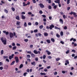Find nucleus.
<instances>
[{"mask_svg":"<svg viewBox=\"0 0 77 77\" xmlns=\"http://www.w3.org/2000/svg\"><path fill=\"white\" fill-rule=\"evenodd\" d=\"M1 40L2 42L3 43L4 45H6V44L7 40H6V38L5 39L3 37H2L1 38Z\"/></svg>","mask_w":77,"mask_h":77,"instance_id":"1","label":"nucleus"},{"mask_svg":"<svg viewBox=\"0 0 77 77\" xmlns=\"http://www.w3.org/2000/svg\"><path fill=\"white\" fill-rule=\"evenodd\" d=\"M56 1H55L54 2L55 3H58V6L60 8L61 7V4H60V0H56Z\"/></svg>","mask_w":77,"mask_h":77,"instance_id":"2","label":"nucleus"},{"mask_svg":"<svg viewBox=\"0 0 77 77\" xmlns=\"http://www.w3.org/2000/svg\"><path fill=\"white\" fill-rule=\"evenodd\" d=\"M33 52L34 53L36 54H41V52H40V51H37L35 50H34Z\"/></svg>","mask_w":77,"mask_h":77,"instance_id":"3","label":"nucleus"},{"mask_svg":"<svg viewBox=\"0 0 77 77\" xmlns=\"http://www.w3.org/2000/svg\"><path fill=\"white\" fill-rule=\"evenodd\" d=\"M15 59L16 61V63H17L19 62V60L18 59V57H15Z\"/></svg>","mask_w":77,"mask_h":77,"instance_id":"4","label":"nucleus"},{"mask_svg":"<svg viewBox=\"0 0 77 77\" xmlns=\"http://www.w3.org/2000/svg\"><path fill=\"white\" fill-rule=\"evenodd\" d=\"M54 26L53 24H51L49 26V29H50V30H52L53 28H54Z\"/></svg>","mask_w":77,"mask_h":77,"instance_id":"5","label":"nucleus"},{"mask_svg":"<svg viewBox=\"0 0 77 77\" xmlns=\"http://www.w3.org/2000/svg\"><path fill=\"white\" fill-rule=\"evenodd\" d=\"M9 36L10 38H12L14 37V34L11 32L10 33Z\"/></svg>","mask_w":77,"mask_h":77,"instance_id":"6","label":"nucleus"},{"mask_svg":"<svg viewBox=\"0 0 77 77\" xmlns=\"http://www.w3.org/2000/svg\"><path fill=\"white\" fill-rule=\"evenodd\" d=\"M69 14L71 15H72V14H73V15H76V13L74 12H73L72 11H71V13H69Z\"/></svg>","mask_w":77,"mask_h":77,"instance_id":"7","label":"nucleus"},{"mask_svg":"<svg viewBox=\"0 0 77 77\" xmlns=\"http://www.w3.org/2000/svg\"><path fill=\"white\" fill-rule=\"evenodd\" d=\"M21 24V22L17 21L16 23V25L18 26H20Z\"/></svg>","mask_w":77,"mask_h":77,"instance_id":"8","label":"nucleus"},{"mask_svg":"<svg viewBox=\"0 0 77 77\" xmlns=\"http://www.w3.org/2000/svg\"><path fill=\"white\" fill-rule=\"evenodd\" d=\"M59 21L61 24H63V20L62 19H60L59 20Z\"/></svg>","mask_w":77,"mask_h":77,"instance_id":"9","label":"nucleus"},{"mask_svg":"<svg viewBox=\"0 0 77 77\" xmlns=\"http://www.w3.org/2000/svg\"><path fill=\"white\" fill-rule=\"evenodd\" d=\"M39 5L40 7L42 8H43L44 7V5H43L42 4H40Z\"/></svg>","mask_w":77,"mask_h":77,"instance_id":"10","label":"nucleus"},{"mask_svg":"<svg viewBox=\"0 0 77 77\" xmlns=\"http://www.w3.org/2000/svg\"><path fill=\"white\" fill-rule=\"evenodd\" d=\"M3 33H5L6 35H8V34H9V32H6V31H3Z\"/></svg>","mask_w":77,"mask_h":77,"instance_id":"11","label":"nucleus"},{"mask_svg":"<svg viewBox=\"0 0 77 77\" xmlns=\"http://www.w3.org/2000/svg\"><path fill=\"white\" fill-rule=\"evenodd\" d=\"M31 64L32 65H34V66H35L36 65V63L35 61H33L31 63Z\"/></svg>","mask_w":77,"mask_h":77,"instance_id":"12","label":"nucleus"},{"mask_svg":"<svg viewBox=\"0 0 77 77\" xmlns=\"http://www.w3.org/2000/svg\"><path fill=\"white\" fill-rule=\"evenodd\" d=\"M72 45H74V47H76V46L77 45V44L74 43V42H73L72 43Z\"/></svg>","mask_w":77,"mask_h":77,"instance_id":"13","label":"nucleus"},{"mask_svg":"<svg viewBox=\"0 0 77 77\" xmlns=\"http://www.w3.org/2000/svg\"><path fill=\"white\" fill-rule=\"evenodd\" d=\"M46 53H47L48 55H50V54H51V52L48 51V50H46Z\"/></svg>","mask_w":77,"mask_h":77,"instance_id":"14","label":"nucleus"},{"mask_svg":"<svg viewBox=\"0 0 77 77\" xmlns=\"http://www.w3.org/2000/svg\"><path fill=\"white\" fill-rule=\"evenodd\" d=\"M31 55L32 57H35V54L33 53H31Z\"/></svg>","mask_w":77,"mask_h":77,"instance_id":"15","label":"nucleus"},{"mask_svg":"<svg viewBox=\"0 0 77 77\" xmlns=\"http://www.w3.org/2000/svg\"><path fill=\"white\" fill-rule=\"evenodd\" d=\"M16 19L17 20H20V17L19 16H17L16 17Z\"/></svg>","mask_w":77,"mask_h":77,"instance_id":"16","label":"nucleus"},{"mask_svg":"<svg viewBox=\"0 0 77 77\" xmlns=\"http://www.w3.org/2000/svg\"><path fill=\"white\" fill-rule=\"evenodd\" d=\"M44 36H47L48 35V33L47 32H45L44 33Z\"/></svg>","mask_w":77,"mask_h":77,"instance_id":"17","label":"nucleus"},{"mask_svg":"<svg viewBox=\"0 0 77 77\" xmlns=\"http://www.w3.org/2000/svg\"><path fill=\"white\" fill-rule=\"evenodd\" d=\"M22 19H23V20H24V19H25L26 18V17L23 15H22Z\"/></svg>","mask_w":77,"mask_h":77,"instance_id":"18","label":"nucleus"},{"mask_svg":"<svg viewBox=\"0 0 77 77\" xmlns=\"http://www.w3.org/2000/svg\"><path fill=\"white\" fill-rule=\"evenodd\" d=\"M46 42H47L48 43V44H50V43L51 42H50V40H49V39H48L47 40H46Z\"/></svg>","mask_w":77,"mask_h":77,"instance_id":"19","label":"nucleus"},{"mask_svg":"<svg viewBox=\"0 0 77 77\" xmlns=\"http://www.w3.org/2000/svg\"><path fill=\"white\" fill-rule=\"evenodd\" d=\"M51 41H52L53 42H55V40L53 38H51Z\"/></svg>","mask_w":77,"mask_h":77,"instance_id":"20","label":"nucleus"},{"mask_svg":"<svg viewBox=\"0 0 77 77\" xmlns=\"http://www.w3.org/2000/svg\"><path fill=\"white\" fill-rule=\"evenodd\" d=\"M56 36L57 38H60V35H59L58 34H57Z\"/></svg>","mask_w":77,"mask_h":77,"instance_id":"21","label":"nucleus"},{"mask_svg":"<svg viewBox=\"0 0 77 77\" xmlns=\"http://www.w3.org/2000/svg\"><path fill=\"white\" fill-rule=\"evenodd\" d=\"M15 61H12V63L11 64V65H13L15 63Z\"/></svg>","mask_w":77,"mask_h":77,"instance_id":"22","label":"nucleus"},{"mask_svg":"<svg viewBox=\"0 0 77 77\" xmlns=\"http://www.w3.org/2000/svg\"><path fill=\"white\" fill-rule=\"evenodd\" d=\"M55 29H57V30H60V29L59 28H58L57 27V26H55Z\"/></svg>","mask_w":77,"mask_h":77,"instance_id":"23","label":"nucleus"},{"mask_svg":"<svg viewBox=\"0 0 77 77\" xmlns=\"http://www.w3.org/2000/svg\"><path fill=\"white\" fill-rule=\"evenodd\" d=\"M26 57L27 58H29V59L31 57L30 55L29 54L27 55H26Z\"/></svg>","mask_w":77,"mask_h":77,"instance_id":"24","label":"nucleus"},{"mask_svg":"<svg viewBox=\"0 0 77 77\" xmlns=\"http://www.w3.org/2000/svg\"><path fill=\"white\" fill-rule=\"evenodd\" d=\"M26 74H28V73L27 72H25L23 73V75L26 77Z\"/></svg>","mask_w":77,"mask_h":77,"instance_id":"25","label":"nucleus"},{"mask_svg":"<svg viewBox=\"0 0 77 77\" xmlns=\"http://www.w3.org/2000/svg\"><path fill=\"white\" fill-rule=\"evenodd\" d=\"M24 27H27V23L26 22H25L24 23Z\"/></svg>","mask_w":77,"mask_h":77,"instance_id":"26","label":"nucleus"},{"mask_svg":"<svg viewBox=\"0 0 77 77\" xmlns=\"http://www.w3.org/2000/svg\"><path fill=\"white\" fill-rule=\"evenodd\" d=\"M60 35L61 36H63V32L62 31L60 32Z\"/></svg>","mask_w":77,"mask_h":77,"instance_id":"27","label":"nucleus"},{"mask_svg":"<svg viewBox=\"0 0 77 77\" xmlns=\"http://www.w3.org/2000/svg\"><path fill=\"white\" fill-rule=\"evenodd\" d=\"M11 9L14 12L15 11V8H14L13 7H12Z\"/></svg>","mask_w":77,"mask_h":77,"instance_id":"28","label":"nucleus"},{"mask_svg":"<svg viewBox=\"0 0 77 77\" xmlns=\"http://www.w3.org/2000/svg\"><path fill=\"white\" fill-rule=\"evenodd\" d=\"M16 48H17V46H14L13 48V50H16Z\"/></svg>","mask_w":77,"mask_h":77,"instance_id":"29","label":"nucleus"},{"mask_svg":"<svg viewBox=\"0 0 77 77\" xmlns=\"http://www.w3.org/2000/svg\"><path fill=\"white\" fill-rule=\"evenodd\" d=\"M43 59H45L46 58V55H44L43 56Z\"/></svg>","mask_w":77,"mask_h":77,"instance_id":"30","label":"nucleus"},{"mask_svg":"<svg viewBox=\"0 0 77 77\" xmlns=\"http://www.w3.org/2000/svg\"><path fill=\"white\" fill-rule=\"evenodd\" d=\"M3 50H2L1 51V55H3Z\"/></svg>","mask_w":77,"mask_h":77,"instance_id":"31","label":"nucleus"},{"mask_svg":"<svg viewBox=\"0 0 77 77\" xmlns=\"http://www.w3.org/2000/svg\"><path fill=\"white\" fill-rule=\"evenodd\" d=\"M23 64H21L20 66V68H23Z\"/></svg>","mask_w":77,"mask_h":77,"instance_id":"32","label":"nucleus"},{"mask_svg":"<svg viewBox=\"0 0 77 77\" xmlns=\"http://www.w3.org/2000/svg\"><path fill=\"white\" fill-rule=\"evenodd\" d=\"M43 26L41 25L39 26V28L40 29H42L43 28Z\"/></svg>","mask_w":77,"mask_h":77,"instance_id":"33","label":"nucleus"},{"mask_svg":"<svg viewBox=\"0 0 77 77\" xmlns=\"http://www.w3.org/2000/svg\"><path fill=\"white\" fill-rule=\"evenodd\" d=\"M23 6H27V5L26 4V3H25V2H23Z\"/></svg>","mask_w":77,"mask_h":77,"instance_id":"34","label":"nucleus"},{"mask_svg":"<svg viewBox=\"0 0 77 77\" xmlns=\"http://www.w3.org/2000/svg\"><path fill=\"white\" fill-rule=\"evenodd\" d=\"M4 11L5 12L6 14H8V11L7 10H4Z\"/></svg>","mask_w":77,"mask_h":77,"instance_id":"35","label":"nucleus"},{"mask_svg":"<svg viewBox=\"0 0 77 77\" xmlns=\"http://www.w3.org/2000/svg\"><path fill=\"white\" fill-rule=\"evenodd\" d=\"M38 29H36L34 30V32H35V33H37V32H38Z\"/></svg>","mask_w":77,"mask_h":77,"instance_id":"36","label":"nucleus"},{"mask_svg":"<svg viewBox=\"0 0 77 77\" xmlns=\"http://www.w3.org/2000/svg\"><path fill=\"white\" fill-rule=\"evenodd\" d=\"M27 53L28 54H32V52L30 51H28L27 52Z\"/></svg>","mask_w":77,"mask_h":77,"instance_id":"37","label":"nucleus"},{"mask_svg":"<svg viewBox=\"0 0 77 77\" xmlns=\"http://www.w3.org/2000/svg\"><path fill=\"white\" fill-rule=\"evenodd\" d=\"M70 3V0H67V4H69Z\"/></svg>","mask_w":77,"mask_h":77,"instance_id":"38","label":"nucleus"},{"mask_svg":"<svg viewBox=\"0 0 77 77\" xmlns=\"http://www.w3.org/2000/svg\"><path fill=\"white\" fill-rule=\"evenodd\" d=\"M66 62L67 63V64H69V61L68 60H67L66 61Z\"/></svg>","mask_w":77,"mask_h":77,"instance_id":"39","label":"nucleus"},{"mask_svg":"<svg viewBox=\"0 0 77 77\" xmlns=\"http://www.w3.org/2000/svg\"><path fill=\"white\" fill-rule=\"evenodd\" d=\"M69 53V50H67L66 52V54H68V53Z\"/></svg>","mask_w":77,"mask_h":77,"instance_id":"40","label":"nucleus"},{"mask_svg":"<svg viewBox=\"0 0 77 77\" xmlns=\"http://www.w3.org/2000/svg\"><path fill=\"white\" fill-rule=\"evenodd\" d=\"M60 60V58H57L56 59V61H59Z\"/></svg>","mask_w":77,"mask_h":77,"instance_id":"41","label":"nucleus"},{"mask_svg":"<svg viewBox=\"0 0 77 77\" xmlns=\"http://www.w3.org/2000/svg\"><path fill=\"white\" fill-rule=\"evenodd\" d=\"M6 60L7 61V62H9V60L8 59V58H7L6 59Z\"/></svg>","mask_w":77,"mask_h":77,"instance_id":"42","label":"nucleus"},{"mask_svg":"<svg viewBox=\"0 0 77 77\" xmlns=\"http://www.w3.org/2000/svg\"><path fill=\"white\" fill-rule=\"evenodd\" d=\"M43 20L44 22H46V21H47V20L45 18H44L43 19Z\"/></svg>","mask_w":77,"mask_h":77,"instance_id":"43","label":"nucleus"},{"mask_svg":"<svg viewBox=\"0 0 77 77\" xmlns=\"http://www.w3.org/2000/svg\"><path fill=\"white\" fill-rule=\"evenodd\" d=\"M39 14H42V13H43V12H42V11L40 10V11H39Z\"/></svg>","mask_w":77,"mask_h":77,"instance_id":"44","label":"nucleus"},{"mask_svg":"<svg viewBox=\"0 0 77 77\" xmlns=\"http://www.w3.org/2000/svg\"><path fill=\"white\" fill-rule=\"evenodd\" d=\"M63 18H64V19H65V18H66V16L65 15H63Z\"/></svg>","mask_w":77,"mask_h":77,"instance_id":"45","label":"nucleus"},{"mask_svg":"<svg viewBox=\"0 0 77 77\" xmlns=\"http://www.w3.org/2000/svg\"><path fill=\"white\" fill-rule=\"evenodd\" d=\"M48 71V69H47L45 68L44 69V71H45V72H47Z\"/></svg>","mask_w":77,"mask_h":77,"instance_id":"46","label":"nucleus"},{"mask_svg":"<svg viewBox=\"0 0 77 77\" xmlns=\"http://www.w3.org/2000/svg\"><path fill=\"white\" fill-rule=\"evenodd\" d=\"M5 67L6 68H8V67H9V65H5Z\"/></svg>","mask_w":77,"mask_h":77,"instance_id":"47","label":"nucleus"},{"mask_svg":"<svg viewBox=\"0 0 77 77\" xmlns=\"http://www.w3.org/2000/svg\"><path fill=\"white\" fill-rule=\"evenodd\" d=\"M71 51L72 52H73V53H75V51L74 49H72Z\"/></svg>","mask_w":77,"mask_h":77,"instance_id":"48","label":"nucleus"},{"mask_svg":"<svg viewBox=\"0 0 77 77\" xmlns=\"http://www.w3.org/2000/svg\"><path fill=\"white\" fill-rule=\"evenodd\" d=\"M60 14H61V15H64V13H63L62 11L60 12Z\"/></svg>","mask_w":77,"mask_h":77,"instance_id":"49","label":"nucleus"},{"mask_svg":"<svg viewBox=\"0 0 77 77\" xmlns=\"http://www.w3.org/2000/svg\"><path fill=\"white\" fill-rule=\"evenodd\" d=\"M38 35L39 36H42V34L40 33H38Z\"/></svg>","mask_w":77,"mask_h":77,"instance_id":"50","label":"nucleus"},{"mask_svg":"<svg viewBox=\"0 0 77 77\" xmlns=\"http://www.w3.org/2000/svg\"><path fill=\"white\" fill-rule=\"evenodd\" d=\"M28 15H32V13L31 12H29L28 13Z\"/></svg>","mask_w":77,"mask_h":77,"instance_id":"51","label":"nucleus"},{"mask_svg":"<svg viewBox=\"0 0 77 77\" xmlns=\"http://www.w3.org/2000/svg\"><path fill=\"white\" fill-rule=\"evenodd\" d=\"M57 72H54V75H57Z\"/></svg>","mask_w":77,"mask_h":77,"instance_id":"52","label":"nucleus"},{"mask_svg":"<svg viewBox=\"0 0 77 77\" xmlns=\"http://www.w3.org/2000/svg\"><path fill=\"white\" fill-rule=\"evenodd\" d=\"M48 8H49V9H51V6L50 5H49L48 6Z\"/></svg>","mask_w":77,"mask_h":77,"instance_id":"53","label":"nucleus"},{"mask_svg":"<svg viewBox=\"0 0 77 77\" xmlns=\"http://www.w3.org/2000/svg\"><path fill=\"white\" fill-rule=\"evenodd\" d=\"M35 60L36 61H38V57L35 58Z\"/></svg>","mask_w":77,"mask_h":77,"instance_id":"54","label":"nucleus"},{"mask_svg":"<svg viewBox=\"0 0 77 77\" xmlns=\"http://www.w3.org/2000/svg\"><path fill=\"white\" fill-rule=\"evenodd\" d=\"M64 29H65V30H66L67 29V26H64Z\"/></svg>","mask_w":77,"mask_h":77,"instance_id":"55","label":"nucleus"},{"mask_svg":"<svg viewBox=\"0 0 77 77\" xmlns=\"http://www.w3.org/2000/svg\"><path fill=\"white\" fill-rule=\"evenodd\" d=\"M60 43H61V44H64V42H63L62 41H61L60 42Z\"/></svg>","mask_w":77,"mask_h":77,"instance_id":"56","label":"nucleus"},{"mask_svg":"<svg viewBox=\"0 0 77 77\" xmlns=\"http://www.w3.org/2000/svg\"><path fill=\"white\" fill-rule=\"evenodd\" d=\"M38 24H39V23H38V22H36L35 23V25H36V26H38Z\"/></svg>","mask_w":77,"mask_h":77,"instance_id":"57","label":"nucleus"},{"mask_svg":"<svg viewBox=\"0 0 77 77\" xmlns=\"http://www.w3.org/2000/svg\"><path fill=\"white\" fill-rule=\"evenodd\" d=\"M47 69H49V68H51V66H49L47 67Z\"/></svg>","mask_w":77,"mask_h":77,"instance_id":"58","label":"nucleus"},{"mask_svg":"<svg viewBox=\"0 0 77 77\" xmlns=\"http://www.w3.org/2000/svg\"><path fill=\"white\" fill-rule=\"evenodd\" d=\"M42 17L43 18H46V16H45V15H42Z\"/></svg>","mask_w":77,"mask_h":77,"instance_id":"59","label":"nucleus"},{"mask_svg":"<svg viewBox=\"0 0 77 77\" xmlns=\"http://www.w3.org/2000/svg\"><path fill=\"white\" fill-rule=\"evenodd\" d=\"M12 57L11 56H9V59H10V60H11V59H12Z\"/></svg>","mask_w":77,"mask_h":77,"instance_id":"60","label":"nucleus"},{"mask_svg":"<svg viewBox=\"0 0 77 77\" xmlns=\"http://www.w3.org/2000/svg\"><path fill=\"white\" fill-rule=\"evenodd\" d=\"M4 59H6V58H8V57L4 56L3 57Z\"/></svg>","mask_w":77,"mask_h":77,"instance_id":"61","label":"nucleus"},{"mask_svg":"<svg viewBox=\"0 0 77 77\" xmlns=\"http://www.w3.org/2000/svg\"><path fill=\"white\" fill-rule=\"evenodd\" d=\"M3 69V67H2V66L0 67V70H2V69Z\"/></svg>","mask_w":77,"mask_h":77,"instance_id":"62","label":"nucleus"},{"mask_svg":"<svg viewBox=\"0 0 77 77\" xmlns=\"http://www.w3.org/2000/svg\"><path fill=\"white\" fill-rule=\"evenodd\" d=\"M28 25H29V26H31V25H32V23H31L30 22H29L28 23Z\"/></svg>","mask_w":77,"mask_h":77,"instance_id":"63","label":"nucleus"},{"mask_svg":"<svg viewBox=\"0 0 77 77\" xmlns=\"http://www.w3.org/2000/svg\"><path fill=\"white\" fill-rule=\"evenodd\" d=\"M24 41L26 42H27V41H28V39H24Z\"/></svg>","mask_w":77,"mask_h":77,"instance_id":"64","label":"nucleus"}]
</instances>
